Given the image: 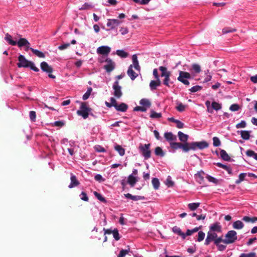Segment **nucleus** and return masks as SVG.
I'll list each match as a JSON object with an SVG mask.
<instances>
[{"instance_id": "30", "label": "nucleus", "mask_w": 257, "mask_h": 257, "mask_svg": "<svg viewBox=\"0 0 257 257\" xmlns=\"http://www.w3.org/2000/svg\"><path fill=\"white\" fill-rule=\"evenodd\" d=\"M237 133H240L241 138L245 140H247L249 139L250 132L247 131H237Z\"/></svg>"}, {"instance_id": "7", "label": "nucleus", "mask_w": 257, "mask_h": 257, "mask_svg": "<svg viewBox=\"0 0 257 257\" xmlns=\"http://www.w3.org/2000/svg\"><path fill=\"white\" fill-rule=\"evenodd\" d=\"M170 147L171 149L176 150L178 149H182L183 151L185 153H187L189 152V149L187 148V143H176V142H170ZM173 153L175 152V151L172 152Z\"/></svg>"}, {"instance_id": "4", "label": "nucleus", "mask_w": 257, "mask_h": 257, "mask_svg": "<svg viewBox=\"0 0 257 257\" xmlns=\"http://www.w3.org/2000/svg\"><path fill=\"white\" fill-rule=\"evenodd\" d=\"M150 144H140L139 147V150L141 154V155L143 156L145 160H148L151 156V152L150 150Z\"/></svg>"}, {"instance_id": "13", "label": "nucleus", "mask_w": 257, "mask_h": 257, "mask_svg": "<svg viewBox=\"0 0 257 257\" xmlns=\"http://www.w3.org/2000/svg\"><path fill=\"white\" fill-rule=\"evenodd\" d=\"M191 78V75L190 73L180 71L179 72V76L177 78L178 81L183 83V81H186L187 79Z\"/></svg>"}, {"instance_id": "38", "label": "nucleus", "mask_w": 257, "mask_h": 257, "mask_svg": "<svg viewBox=\"0 0 257 257\" xmlns=\"http://www.w3.org/2000/svg\"><path fill=\"white\" fill-rule=\"evenodd\" d=\"M150 116L152 118H159L161 117L162 114L161 113L156 112L154 110H151Z\"/></svg>"}, {"instance_id": "25", "label": "nucleus", "mask_w": 257, "mask_h": 257, "mask_svg": "<svg viewBox=\"0 0 257 257\" xmlns=\"http://www.w3.org/2000/svg\"><path fill=\"white\" fill-rule=\"evenodd\" d=\"M202 174H204V173L203 171L198 172L195 175V177L196 181L200 184L202 183V182L204 180V177L202 176Z\"/></svg>"}, {"instance_id": "53", "label": "nucleus", "mask_w": 257, "mask_h": 257, "mask_svg": "<svg viewBox=\"0 0 257 257\" xmlns=\"http://www.w3.org/2000/svg\"><path fill=\"white\" fill-rule=\"evenodd\" d=\"M201 89H202L201 86H200L199 85H196V86H193L192 87H191L189 89V91L192 93H194V92H196L200 91Z\"/></svg>"}, {"instance_id": "40", "label": "nucleus", "mask_w": 257, "mask_h": 257, "mask_svg": "<svg viewBox=\"0 0 257 257\" xmlns=\"http://www.w3.org/2000/svg\"><path fill=\"white\" fill-rule=\"evenodd\" d=\"M246 154L248 157H253L257 161V153H255L254 151L248 150L246 151Z\"/></svg>"}, {"instance_id": "49", "label": "nucleus", "mask_w": 257, "mask_h": 257, "mask_svg": "<svg viewBox=\"0 0 257 257\" xmlns=\"http://www.w3.org/2000/svg\"><path fill=\"white\" fill-rule=\"evenodd\" d=\"M205 236V234L204 232H203L202 231H199L198 233V237H197V241L198 242H200V241H202L204 239Z\"/></svg>"}, {"instance_id": "20", "label": "nucleus", "mask_w": 257, "mask_h": 257, "mask_svg": "<svg viewBox=\"0 0 257 257\" xmlns=\"http://www.w3.org/2000/svg\"><path fill=\"white\" fill-rule=\"evenodd\" d=\"M124 196L126 198L130 199H132L134 201L143 200L145 198V197L144 196H138V195L134 196L130 193L125 194Z\"/></svg>"}, {"instance_id": "55", "label": "nucleus", "mask_w": 257, "mask_h": 257, "mask_svg": "<svg viewBox=\"0 0 257 257\" xmlns=\"http://www.w3.org/2000/svg\"><path fill=\"white\" fill-rule=\"evenodd\" d=\"M134 2L136 4L140 5H147L150 2V0H133Z\"/></svg>"}, {"instance_id": "31", "label": "nucleus", "mask_w": 257, "mask_h": 257, "mask_svg": "<svg viewBox=\"0 0 257 257\" xmlns=\"http://www.w3.org/2000/svg\"><path fill=\"white\" fill-rule=\"evenodd\" d=\"M220 155L222 160L226 161H230V158L225 150H221Z\"/></svg>"}, {"instance_id": "29", "label": "nucleus", "mask_w": 257, "mask_h": 257, "mask_svg": "<svg viewBox=\"0 0 257 257\" xmlns=\"http://www.w3.org/2000/svg\"><path fill=\"white\" fill-rule=\"evenodd\" d=\"M172 230L174 233H177L179 235L181 236L183 239L185 238L186 235H185L184 233L181 231V230L179 227L176 226H174L173 227Z\"/></svg>"}, {"instance_id": "64", "label": "nucleus", "mask_w": 257, "mask_h": 257, "mask_svg": "<svg viewBox=\"0 0 257 257\" xmlns=\"http://www.w3.org/2000/svg\"><path fill=\"white\" fill-rule=\"evenodd\" d=\"M29 116L31 120L35 121L36 117V112L34 111H30Z\"/></svg>"}, {"instance_id": "45", "label": "nucleus", "mask_w": 257, "mask_h": 257, "mask_svg": "<svg viewBox=\"0 0 257 257\" xmlns=\"http://www.w3.org/2000/svg\"><path fill=\"white\" fill-rule=\"evenodd\" d=\"M93 6L91 4L85 3L79 9V10H89L92 8Z\"/></svg>"}, {"instance_id": "12", "label": "nucleus", "mask_w": 257, "mask_h": 257, "mask_svg": "<svg viewBox=\"0 0 257 257\" xmlns=\"http://www.w3.org/2000/svg\"><path fill=\"white\" fill-rule=\"evenodd\" d=\"M120 24V21L117 19H108L106 26L110 29H115Z\"/></svg>"}, {"instance_id": "14", "label": "nucleus", "mask_w": 257, "mask_h": 257, "mask_svg": "<svg viewBox=\"0 0 257 257\" xmlns=\"http://www.w3.org/2000/svg\"><path fill=\"white\" fill-rule=\"evenodd\" d=\"M70 183L68 186L69 188H73L79 185L80 183L79 181L77 179L76 177L73 174H70Z\"/></svg>"}, {"instance_id": "54", "label": "nucleus", "mask_w": 257, "mask_h": 257, "mask_svg": "<svg viewBox=\"0 0 257 257\" xmlns=\"http://www.w3.org/2000/svg\"><path fill=\"white\" fill-rule=\"evenodd\" d=\"M129 251V248L128 249H121L117 255V257H124L125 255L128 253Z\"/></svg>"}, {"instance_id": "11", "label": "nucleus", "mask_w": 257, "mask_h": 257, "mask_svg": "<svg viewBox=\"0 0 257 257\" xmlns=\"http://www.w3.org/2000/svg\"><path fill=\"white\" fill-rule=\"evenodd\" d=\"M111 51V48L107 46H102L97 49L98 54L107 56Z\"/></svg>"}, {"instance_id": "23", "label": "nucleus", "mask_w": 257, "mask_h": 257, "mask_svg": "<svg viewBox=\"0 0 257 257\" xmlns=\"http://www.w3.org/2000/svg\"><path fill=\"white\" fill-rule=\"evenodd\" d=\"M178 136L179 140L181 142L184 143H187V142L189 138V136L187 135H186L182 133V132L179 131L178 133Z\"/></svg>"}, {"instance_id": "41", "label": "nucleus", "mask_w": 257, "mask_h": 257, "mask_svg": "<svg viewBox=\"0 0 257 257\" xmlns=\"http://www.w3.org/2000/svg\"><path fill=\"white\" fill-rule=\"evenodd\" d=\"M211 106H212L213 109L216 111L221 109L222 107L221 104L215 101H213L211 103Z\"/></svg>"}, {"instance_id": "37", "label": "nucleus", "mask_w": 257, "mask_h": 257, "mask_svg": "<svg viewBox=\"0 0 257 257\" xmlns=\"http://www.w3.org/2000/svg\"><path fill=\"white\" fill-rule=\"evenodd\" d=\"M200 205V203H191L188 204V207L191 211L195 210Z\"/></svg>"}, {"instance_id": "46", "label": "nucleus", "mask_w": 257, "mask_h": 257, "mask_svg": "<svg viewBox=\"0 0 257 257\" xmlns=\"http://www.w3.org/2000/svg\"><path fill=\"white\" fill-rule=\"evenodd\" d=\"M192 69L196 73H199L201 71V67L197 64H193L192 65Z\"/></svg>"}, {"instance_id": "26", "label": "nucleus", "mask_w": 257, "mask_h": 257, "mask_svg": "<svg viewBox=\"0 0 257 257\" xmlns=\"http://www.w3.org/2000/svg\"><path fill=\"white\" fill-rule=\"evenodd\" d=\"M214 240L215 239L211 234V231H208L207 232V237L205 240L204 244L205 245H208L212 241H213L214 242Z\"/></svg>"}, {"instance_id": "19", "label": "nucleus", "mask_w": 257, "mask_h": 257, "mask_svg": "<svg viewBox=\"0 0 257 257\" xmlns=\"http://www.w3.org/2000/svg\"><path fill=\"white\" fill-rule=\"evenodd\" d=\"M128 108V105L123 102L120 103L119 104L115 106V109L118 111L125 112Z\"/></svg>"}, {"instance_id": "36", "label": "nucleus", "mask_w": 257, "mask_h": 257, "mask_svg": "<svg viewBox=\"0 0 257 257\" xmlns=\"http://www.w3.org/2000/svg\"><path fill=\"white\" fill-rule=\"evenodd\" d=\"M116 54L121 58H125L127 57L128 54L123 50H117Z\"/></svg>"}, {"instance_id": "2", "label": "nucleus", "mask_w": 257, "mask_h": 257, "mask_svg": "<svg viewBox=\"0 0 257 257\" xmlns=\"http://www.w3.org/2000/svg\"><path fill=\"white\" fill-rule=\"evenodd\" d=\"M18 60L19 61L18 63V67H29L35 72H38L39 71V68L35 66L34 63L27 60L24 56L20 55L19 56Z\"/></svg>"}, {"instance_id": "6", "label": "nucleus", "mask_w": 257, "mask_h": 257, "mask_svg": "<svg viewBox=\"0 0 257 257\" xmlns=\"http://www.w3.org/2000/svg\"><path fill=\"white\" fill-rule=\"evenodd\" d=\"M91 108H89L85 103L82 102L80 109L77 111V114L78 115L82 116L84 119H86L89 115V112L90 111Z\"/></svg>"}, {"instance_id": "24", "label": "nucleus", "mask_w": 257, "mask_h": 257, "mask_svg": "<svg viewBox=\"0 0 257 257\" xmlns=\"http://www.w3.org/2000/svg\"><path fill=\"white\" fill-rule=\"evenodd\" d=\"M5 39L10 45L12 46L17 45V41L13 40L12 36L9 34L7 33L6 34Z\"/></svg>"}, {"instance_id": "5", "label": "nucleus", "mask_w": 257, "mask_h": 257, "mask_svg": "<svg viewBox=\"0 0 257 257\" xmlns=\"http://www.w3.org/2000/svg\"><path fill=\"white\" fill-rule=\"evenodd\" d=\"M237 239V233L234 230H230L225 235L224 243L227 244L235 242Z\"/></svg>"}, {"instance_id": "27", "label": "nucleus", "mask_w": 257, "mask_h": 257, "mask_svg": "<svg viewBox=\"0 0 257 257\" xmlns=\"http://www.w3.org/2000/svg\"><path fill=\"white\" fill-rule=\"evenodd\" d=\"M140 104L146 108H149L151 105L150 101L146 98H143L141 99L140 101Z\"/></svg>"}, {"instance_id": "16", "label": "nucleus", "mask_w": 257, "mask_h": 257, "mask_svg": "<svg viewBox=\"0 0 257 257\" xmlns=\"http://www.w3.org/2000/svg\"><path fill=\"white\" fill-rule=\"evenodd\" d=\"M41 69L48 73H51L53 71V68L46 62H42L41 63Z\"/></svg>"}, {"instance_id": "33", "label": "nucleus", "mask_w": 257, "mask_h": 257, "mask_svg": "<svg viewBox=\"0 0 257 257\" xmlns=\"http://www.w3.org/2000/svg\"><path fill=\"white\" fill-rule=\"evenodd\" d=\"M155 154L156 156L160 157H164L165 156V153L160 147H157L155 149Z\"/></svg>"}, {"instance_id": "62", "label": "nucleus", "mask_w": 257, "mask_h": 257, "mask_svg": "<svg viewBox=\"0 0 257 257\" xmlns=\"http://www.w3.org/2000/svg\"><path fill=\"white\" fill-rule=\"evenodd\" d=\"M246 126V122L244 120H241L240 122L236 125L237 128H244Z\"/></svg>"}, {"instance_id": "42", "label": "nucleus", "mask_w": 257, "mask_h": 257, "mask_svg": "<svg viewBox=\"0 0 257 257\" xmlns=\"http://www.w3.org/2000/svg\"><path fill=\"white\" fill-rule=\"evenodd\" d=\"M92 91V88L91 87H89L87 89L86 92L83 94V95L82 96V99L84 100L87 99L89 97Z\"/></svg>"}, {"instance_id": "39", "label": "nucleus", "mask_w": 257, "mask_h": 257, "mask_svg": "<svg viewBox=\"0 0 257 257\" xmlns=\"http://www.w3.org/2000/svg\"><path fill=\"white\" fill-rule=\"evenodd\" d=\"M170 76L164 77V79L163 81V84L168 87H170V84H173V82L170 80Z\"/></svg>"}, {"instance_id": "34", "label": "nucleus", "mask_w": 257, "mask_h": 257, "mask_svg": "<svg viewBox=\"0 0 257 257\" xmlns=\"http://www.w3.org/2000/svg\"><path fill=\"white\" fill-rule=\"evenodd\" d=\"M152 183L153 186L155 190H157L159 189L160 187V182L158 178H153L152 180Z\"/></svg>"}, {"instance_id": "35", "label": "nucleus", "mask_w": 257, "mask_h": 257, "mask_svg": "<svg viewBox=\"0 0 257 257\" xmlns=\"http://www.w3.org/2000/svg\"><path fill=\"white\" fill-rule=\"evenodd\" d=\"M30 50L32 51V52L34 54H35L36 56H37L39 58H44L45 56L44 53L39 51L38 50L34 49V48H30Z\"/></svg>"}, {"instance_id": "56", "label": "nucleus", "mask_w": 257, "mask_h": 257, "mask_svg": "<svg viewBox=\"0 0 257 257\" xmlns=\"http://www.w3.org/2000/svg\"><path fill=\"white\" fill-rule=\"evenodd\" d=\"M256 253L255 252H249L248 253H241L239 257H255Z\"/></svg>"}, {"instance_id": "51", "label": "nucleus", "mask_w": 257, "mask_h": 257, "mask_svg": "<svg viewBox=\"0 0 257 257\" xmlns=\"http://www.w3.org/2000/svg\"><path fill=\"white\" fill-rule=\"evenodd\" d=\"M213 145L214 147H219L221 145V142L218 138L214 137L213 138Z\"/></svg>"}, {"instance_id": "21", "label": "nucleus", "mask_w": 257, "mask_h": 257, "mask_svg": "<svg viewBox=\"0 0 257 257\" xmlns=\"http://www.w3.org/2000/svg\"><path fill=\"white\" fill-rule=\"evenodd\" d=\"M137 181L138 180L136 177L134 176L133 174H131L128 176L127 182L131 185L132 187H134Z\"/></svg>"}, {"instance_id": "28", "label": "nucleus", "mask_w": 257, "mask_h": 257, "mask_svg": "<svg viewBox=\"0 0 257 257\" xmlns=\"http://www.w3.org/2000/svg\"><path fill=\"white\" fill-rule=\"evenodd\" d=\"M114 149L118 153L120 156H122L124 155L125 150L121 146L115 144Z\"/></svg>"}, {"instance_id": "47", "label": "nucleus", "mask_w": 257, "mask_h": 257, "mask_svg": "<svg viewBox=\"0 0 257 257\" xmlns=\"http://www.w3.org/2000/svg\"><path fill=\"white\" fill-rule=\"evenodd\" d=\"M113 237L115 240H118L120 238V235L118 232V230L117 228H114L113 229V232L112 233Z\"/></svg>"}, {"instance_id": "43", "label": "nucleus", "mask_w": 257, "mask_h": 257, "mask_svg": "<svg viewBox=\"0 0 257 257\" xmlns=\"http://www.w3.org/2000/svg\"><path fill=\"white\" fill-rule=\"evenodd\" d=\"M177 105L176 107V109L179 112H182L185 110L186 107V105L183 104L181 102H177Z\"/></svg>"}, {"instance_id": "1", "label": "nucleus", "mask_w": 257, "mask_h": 257, "mask_svg": "<svg viewBox=\"0 0 257 257\" xmlns=\"http://www.w3.org/2000/svg\"><path fill=\"white\" fill-rule=\"evenodd\" d=\"M132 61L133 64L130 65L128 67L127 74L132 80H134L138 76V74L133 70V67H134L137 71H140L141 69L138 60V57L136 54H134L132 56Z\"/></svg>"}, {"instance_id": "60", "label": "nucleus", "mask_w": 257, "mask_h": 257, "mask_svg": "<svg viewBox=\"0 0 257 257\" xmlns=\"http://www.w3.org/2000/svg\"><path fill=\"white\" fill-rule=\"evenodd\" d=\"M94 179L96 181H98L99 182H102L105 180V179L103 178L100 174H96L94 176Z\"/></svg>"}, {"instance_id": "3", "label": "nucleus", "mask_w": 257, "mask_h": 257, "mask_svg": "<svg viewBox=\"0 0 257 257\" xmlns=\"http://www.w3.org/2000/svg\"><path fill=\"white\" fill-rule=\"evenodd\" d=\"M187 148L190 150L196 151L197 149L203 150L208 147V144L204 141L187 143Z\"/></svg>"}, {"instance_id": "52", "label": "nucleus", "mask_w": 257, "mask_h": 257, "mask_svg": "<svg viewBox=\"0 0 257 257\" xmlns=\"http://www.w3.org/2000/svg\"><path fill=\"white\" fill-rule=\"evenodd\" d=\"M94 149L97 152L104 153L106 152V150L103 147L100 145L95 146Z\"/></svg>"}, {"instance_id": "10", "label": "nucleus", "mask_w": 257, "mask_h": 257, "mask_svg": "<svg viewBox=\"0 0 257 257\" xmlns=\"http://www.w3.org/2000/svg\"><path fill=\"white\" fill-rule=\"evenodd\" d=\"M17 45L19 47H22L23 46L26 47V51H28V50H30L31 48L30 47V44L28 42V41L25 38H21L18 42H17Z\"/></svg>"}, {"instance_id": "50", "label": "nucleus", "mask_w": 257, "mask_h": 257, "mask_svg": "<svg viewBox=\"0 0 257 257\" xmlns=\"http://www.w3.org/2000/svg\"><path fill=\"white\" fill-rule=\"evenodd\" d=\"M206 178L208 180V181H209L210 182H212L215 184H217L218 183V180L216 178H215L210 175H207Z\"/></svg>"}, {"instance_id": "32", "label": "nucleus", "mask_w": 257, "mask_h": 257, "mask_svg": "<svg viewBox=\"0 0 257 257\" xmlns=\"http://www.w3.org/2000/svg\"><path fill=\"white\" fill-rule=\"evenodd\" d=\"M233 227L236 229H242L244 226V224L240 220H237L233 223Z\"/></svg>"}, {"instance_id": "8", "label": "nucleus", "mask_w": 257, "mask_h": 257, "mask_svg": "<svg viewBox=\"0 0 257 257\" xmlns=\"http://www.w3.org/2000/svg\"><path fill=\"white\" fill-rule=\"evenodd\" d=\"M112 88L114 90V95L117 98H120L122 95L121 87L119 85L118 80L115 81L112 85Z\"/></svg>"}, {"instance_id": "63", "label": "nucleus", "mask_w": 257, "mask_h": 257, "mask_svg": "<svg viewBox=\"0 0 257 257\" xmlns=\"http://www.w3.org/2000/svg\"><path fill=\"white\" fill-rule=\"evenodd\" d=\"M235 29H231V28H224L222 30L223 34H227L228 33L233 32H235Z\"/></svg>"}, {"instance_id": "18", "label": "nucleus", "mask_w": 257, "mask_h": 257, "mask_svg": "<svg viewBox=\"0 0 257 257\" xmlns=\"http://www.w3.org/2000/svg\"><path fill=\"white\" fill-rule=\"evenodd\" d=\"M161 82L160 79H156V80H152L150 83V87L151 90H156L157 87L161 85Z\"/></svg>"}, {"instance_id": "15", "label": "nucleus", "mask_w": 257, "mask_h": 257, "mask_svg": "<svg viewBox=\"0 0 257 257\" xmlns=\"http://www.w3.org/2000/svg\"><path fill=\"white\" fill-rule=\"evenodd\" d=\"M211 231L220 232L221 231V226L220 225V223L215 222L213 224H212L209 226V230Z\"/></svg>"}, {"instance_id": "59", "label": "nucleus", "mask_w": 257, "mask_h": 257, "mask_svg": "<svg viewBox=\"0 0 257 257\" xmlns=\"http://www.w3.org/2000/svg\"><path fill=\"white\" fill-rule=\"evenodd\" d=\"M80 197L81 200L85 201H88L89 200L86 193L84 192H81V193L80 195Z\"/></svg>"}, {"instance_id": "22", "label": "nucleus", "mask_w": 257, "mask_h": 257, "mask_svg": "<svg viewBox=\"0 0 257 257\" xmlns=\"http://www.w3.org/2000/svg\"><path fill=\"white\" fill-rule=\"evenodd\" d=\"M159 69L161 71V77H164L171 75V72L168 71L167 68L164 66H160Z\"/></svg>"}, {"instance_id": "61", "label": "nucleus", "mask_w": 257, "mask_h": 257, "mask_svg": "<svg viewBox=\"0 0 257 257\" xmlns=\"http://www.w3.org/2000/svg\"><path fill=\"white\" fill-rule=\"evenodd\" d=\"M208 73H209V71L208 70L205 71L206 76L204 79V82H207L210 81L212 78V76L210 74H208Z\"/></svg>"}, {"instance_id": "57", "label": "nucleus", "mask_w": 257, "mask_h": 257, "mask_svg": "<svg viewBox=\"0 0 257 257\" xmlns=\"http://www.w3.org/2000/svg\"><path fill=\"white\" fill-rule=\"evenodd\" d=\"M147 110V108L143 107V106H136L134 108V111H142V112H145Z\"/></svg>"}, {"instance_id": "9", "label": "nucleus", "mask_w": 257, "mask_h": 257, "mask_svg": "<svg viewBox=\"0 0 257 257\" xmlns=\"http://www.w3.org/2000/svg\"><path fill=\"white\" fill-rule=\"evenodd\" d=\"M105 60L106 64L104 66L103 68L107 73H109L114 69L115 63L109 58Z\"/></svg>"}, {"instance_id": "44", "label": "nucleus", "mask_w": 257, "mask_h": 257, "mask_svg": "<svg viewBox=\"0 0 257 257\" xmlns=\"http://www.w3.org/2000/svg\"><path fill=\"white\" fill-rule=\"evenodd\" d=\"M95 196L98 199L99 201L102 202H106V200L104 197H103L100 193L94 191L93 193Z\"/></svg>"}, {"instance_id": "48", "label": "nucleus", "mask_w": 257, "mask_h": 257, "mask_svg": "<svg viewBox=\"0 0 257 257\" xmlns=\"http://www.w3.org/2000/svg\"><path fill=\"white\" fill-rule=\"evenodd\" d=\"M199 228L198 227H196L192 229H187L186 233H185V235L186 236L191 235L193 233L196 232L199 230Z\"/></svg>"}, {"instance_id": "58", "label": "nucleus", "mask_w": 257, "mask_h": 257, "mask_svg": "<svg viewBox=\"0 0 257 257\" xmlns=\"http://www.w3.org/2000/svg\"><path fill=\"white\" fill-rule=\"evenodd\" d=\"M239 107L237 104H233L229 107V109L232 111H236L239 110Z\"/></svg>"}, {"instance_id": "17", "label": "nucleus", "mask_w": 257, "mask_h": 257, "mask_svg": "<svg viewBox=\"0 0 257 257\" xmlns=\"http://www.w3.org/2000/svg\"><path fill=\"white\" fill-rule=\"evenodd\" d=\"M164 138L170 142H172L177 140V137L174 135L171 132H166L164 134Z\"/></svg>"}]
</instances>
